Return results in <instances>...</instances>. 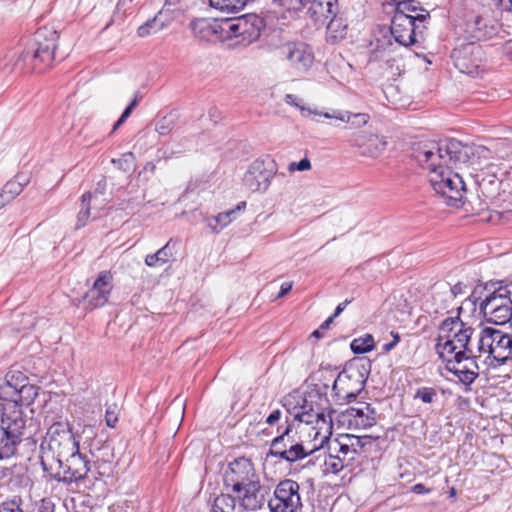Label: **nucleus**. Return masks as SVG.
Wrapping results in <instances>:
<instances>
[{
    "label": "nucleus",
    "instance_id": "nucleus-1",
    "mask_svg": "<svg viewBox=\"0 0 512 512\" xmlns=\"http://www.w3.org/2000/svg\"><path fill=\"white\" fill-rule=\"evenodd\" d=\"M414 157L428 171L435 192L444 197L448 205L457 206L465 193L464 172L470 168L481 170L492 158V152L482 145L468 146L452 140L419 146Z\"/></svg>",
    "mask_w": 512,
    "mask_h": 512
},
{
    "label": "nucleus",
    "instance_id": "nucleus-2",
    "mask_svg": "<svg viewBox=\"0 0 512 512\" xmlns=\"http://www.w3.org/2000/svg\"><path fill=\"white\" fill-rule=\"evenodd\" d=\"M3 398L13 401L20 409L0 415V460L20 456L30 461V437L22 438L26 427L22 418V408L29 409L32 405V385L22 383L17 391L5 392Z\"/></svg>",
    "mask_w": 512,
    "mask_h": 512
},
{
    "label": "nucleus",
    "instance_id": "nucleus-3",
    "mask_svg": "<svg viewBox=\"0 0 512 512\" xmlns=\"http://www.w3.org/2000/svg\"><path fill=\"white\" fill-rule=\"evenodd\" d=\"M224 484L245 509L256 510L262 507L264 492L259 475L249 459L241 457L232 461L225 472Z\"/></svg>",
    "mask_w": 512,
    "mask_h": 512
},
{
    "label": "nucleus",
    "instance_id": "nucleus-4",
    "mask_svg": "<svg viewBox=\"0 0 512 512\" xmlns=\"http://www.w3.org/2000/svg\"><path fill=\"white\" fill-rule=\"evenodd\" d=\"M79 441L65 423L51 425L40 445L39 460L43 472L48 476H58L61 461L77 452Z\"/></svg>",
    "mask_w": 512,
    "mask_h": 512
},
{
    "label": "nucleus",
    "instance_id": "nucleus-5",
    "mask_svg": "<svg viewBox=\"0 0 512 512\" xmlns=\"http://www.w3.org/2000/svg\"><path fill=\"white\" fill-rule=\"evenodd\" d=\"M472 328L459 317L445 319L440 327L436 344V351L441 359H448L456 352L469 350Z\"/></svg>",
    "mask_w": 512,
    "mask_h": 512
},
{
    "label": "nucleus",
    "instance_id": "nucleus-6",
    "mask_svg": "<svg viewBox=\"0 0 512 512\" xmlns=\"http://www.w3.org/2000/svg\"><path fill=\"white\" fill-rule=\"evenodd\" d=\"M263 28L264 21L257 14L224 18V42L230 47H248L258 40Z\"/></svg>",
    "mask_w": 512,
    "mask_h": 512
},
{
    "label": "nucleus",
    "instance_id": "nucleus-7",
    "mask_svg": "<svg viewBox=\"0 0 512 512\" xmlns=\"http://www.w3.org/2000/svg\"><path fill=\"white\" fill-rule=\"evenodd\" d=\"M263 28L264 21L257 14L224 18V42L230 47H248L258 40Z\"/></svg>",
    "mask_w": 512,
    "mask_h": 512
},
{
    "label": "nucleus",
    "instance_id": "nucleus-8",
    "mask_svg": "<svg viewBox=\"0 0 512 512\" xmlns=\"http://www.w3.org/2000/svg\"><path fill=\"white\" fill-rule=\"evenodd\" d=\"M477 351L486 360L504 364L512 359V333L492 327L483 328L478 335Z\"/></svg>",
    "mask_w": 512,
    "mask_h": 512
},
{
    "label": "nucleus",
    "instance_id": "nucleus-9",
    "mask_svg": "<svg viewBox=\"0 0 512 512\" xmlns=\"http://www.w3.org/2000/svg\"><path fill=\"white\" fill-rule=\"evenodd\" d=\"M61 471L58 476H50L51 478L62 480L64 482H76L78 480L89 477L96 479L97 475H105L108 473L109 465L102 463L101 465L94 464V469L90 465V461L77 448V452L68 455L61 461Z\"/></svg>",
    "mask_w": 512,
    "mask_h": 512
},
{
    "label": "nucleus",
    "instance_id": "nucleus-10",
    "mask_svg": "<svg viewBox=\"0 0 512 512\" xmlns=\"http://www.w3.org/2000/svg\"><path fill=\"white\" fill-rule=\"evenodd\" d=\"M427 18H429V12L416 15L395 12L390 26L395 41L406 47L417 43L420 38H423L426 28L424 22Z\"/></svg>",
    "mask_w": 512,
    "mask_h": 512
},
{
    "label": "nucleus",
    "instance_id": "nucleus-11",
    "mask_svg": "<svg viewBox=\"0 0 512 512\" xmlns=\"http://www.w3.org/2000/svg\"><path fill=\"white\" fill-rule=\"evenodd\" d=\"M367 370L364 365H350L333 381L332 391L336 402L351 401L363 390Z\"/></svg>",
    "mask_w": 512,
    "mask_h": 512
},
{
    "label": "nucleus",
    "instance_id": "nucleus-12",
    "mask_svg": "<svg viewBox=\"0 0 512 512\" xmlns=\"http://www.w3.org/2000/svg\"><path fill=\"white\" fill-rule=\"evenodd\" d=\"M487 321L504 325L512 317V285L501 286L488 295L480 304Z\"/></svg>",
    "mask_w": 512,
    "mask_h": 512
},
{
    "label": "nucleus",
    "instance_id": "nucleus-13",
    "mask_svg": "<svg viewBox=\"0 0 512 512\" xmlns=\"http://www.w3.org/2000/svg\"><path fill=\"white\" fill-rule=\"evenodd\" d=\"M277 164L269 155L255 159L243 175V185L251 192L265 193L277 173Z\"/></svg>",
    "mask_w": 512,
    "mask_h": 512
},
{
    "label": "nucleus",
    "instance_id": "nucleus-14",
    "mask_svg": "<svg viewBox=\"0 0 512 512\" xmlns=\"http://www.w3.org/2000/svg\"><path fill=\"white\" fill-rule=\"evenodd\" d=\"M292 429L287 426L285 430L271 442L269 454L273 457L280 458L287 462H295L303 459L316 450H312V443L305 446L298 442L293 435Z\"/></svg>",
    "mask_w": 512,
    "mask_h": 512
},
{
    "label": "nucleus",
    "instance_id": "nucleus-15",
    "mask_svg": "<svg viewBox=\"0 0 512 512\" xmlns=\"http://www.w3.org/2000/svg\"><path fill=\"white\" fill-rule=\"evenodd\" d=\"M57 39V31L51 27L44 26L34 32V70L44 72L51 67Z\"/></svg>",
    "mask_w": 512,
    "mask_h": 512
},
{
    "label": "nucleus",
    "instance_id": "nucleus-16",
    "mask_svg": "<svg viewBox=\"0 0 512 512\" xmlns=\"http://www.w3.org/2000/svg\"><path fill=\"white\" fill-rule=\"evenodd\" d=\"M451 58L459 72L473 77L480 75L484 52L478 43L468 42L458 45L453 49Z\"/></svg>",
    "mask_w": 512,
    "mask_h": 512
},
{
    "label": "nucleus",
    "instance_id": "nucleus-17",
    "mask_svg": "<svg viewBox=\"0 0 512 512\" xmlns=\"http://www.w3.org/2000/svg\"><path fill=\"white\" fill-rule=\"evenodd\" d=\"M305 424H315L309 432L311 437L312 450H320L330 440L332 435V417L323 412L303 411L295 416Z\"/></svg>",
    "mask_w": 512,
    "mask_h": 512
},
{
    "label": "nucleus",
    "instance_id": "nucleus-18",
    "mask_svg": "<svg viewBox=\"0 0 512 512\" xmlns=\"http://www.w3.org/2000/svg\"><path fill=\"white\" fill-rule=\"evenodd\" d=\"M299 484L291 479L280 481L274 491L270 506L275 512H301L302 502Z\"/></svg>",
    "mask_w": 512,
    "mask_h": 512
},
{
    "label": "nucleus",
    "instance_id": "nucleus-19",
    "mask_svg": "<svg viewBox=\"0 0 512 512\" xmlns=\"http://www.w3.org/2000/svg\"><path fill=\"white\" fill-rule=\"evenodd\" d=\"M474 358L473 350L469 348V350H461L443 360L447 362L448 371L457 376L463 384L469 385L478 376L479 368Z\"/></svg>",
    "mask_w": 512,
    "mask_h": 512
},
{
    "label": "nucleus",
    "instance_id": "nucleus-20",
    "mask_svg": "<svg viewBox=\"0 0 512 512\" xmlns=\"http://www.w3.org/2000/svg\"><path fill=\"white\" fill-rule=\"evenodd\" d=\"M377 420V413L371 404L366 402L358 403L340 414L339 421L347 425L349 429L360 430L372 427Z\"/></svg>",
    "mask_w": 512,
    "mask_h": 512
},
{
    "label": "nucleus",
    "instance_id": "nucleus-21",
    "mask_svg": "<svg viewBox=\"0 0 512 512\" xmlns=\"http://www.w3.org/2000/svg\"><path fill=\"white\" fill-rule=\"evenodd\" d=\"M281 55L297 71H307L314 62L311 48L303 42H289L280 48Z\"/></svg>",
    "mask_w": 512,
    "mask_h": 512
},
{
    "label": "nucleus",
    "instance_id": "nucleus-22",
    "mask_svg": "<svg viewBox=\"0 0 512 512\" xmlns=\"http://www.w3.org/2000/svg\"><path fill=\"white\" fill-rule=\"evenodd\" d=\"M113 275L110 271L99 273L93 286L85 294V300L91 309L102 307L109 299L113 288Z\"/></svg>",
    "mask_w": 512,
    "mask_h": 512
},
{
    "label": "nucleus",
    "instance_id": "nucleus-23",
    "mask_svg": "<svg viewBox=\"0 0 512 512\" xmlns=\"http://www.w3.org/2000/svg\"><path fill=\"white\" fill-rule=\"evenodd\" d=\"M349 141L352 146L358 148L361 155L371 158L379 157L387 147V141L383 136L365 131L354 133Z\"/></svg>",
    "mask_w": 512,
    "mask_h": 512
},
{
    "label": "nucleus",
    "instance_id": "nucleus-24",
    "mask_svg": "<svg viewBox=\"0 0 512 512\" xmlns=\"http://www.w3.org/2000/svg\"><path fill=\"white\" fill-rule=\"evenodd\" d=\"M224 18L198 19L191 23L195 37L205 41L224 42Z\"/></svg>",
    "mask_w": 512,
    "mask_h": 512
},
{
    "label": "nucleus",
    "instance_id": "nucleus-25",
    "mask_svg": "<svg viewBox=\"0 0 512 512\" xmlns=\"http://www.w3.org/2000/svg\"><path fill=\"white\" fill-rule=\"evenodd\" d=\"M338 0H310L308 14L316 26H324L327 21L337 15Z\"/></svg>",
    "mask_w": 512,
    "mask_h": 512
},
{
    "label": "nucleus",
    "instance_id": "nucleus-26",
    "mask_svg": "<svg viewBox=\"0 0 512 512\" xmlns=\"http://www.w3.org/2000/svg\"><path fill=\"white\" fill-rule=\"evenodd\" d=\"M464 288L465 286L462 283H457L452 287H449L448 285L441 286L433 295V301L436 305L434 312L440 313L447 309L449 302H451L458 294L464 293Z\"/></svg>",
    "mask_w": 512,
    "mask_h": 512
},
{
    "label": "nucleus",
    "instance_id": "nucleus-27",
    "mask_svg": "<svg viewBox=\"0 0 512 512\" xmlns=\"http://www.w3.org/2000/svg\"><path fill=\"white\" fill-rule=\"evenodd\" d=\"M323 116L327 119H336L342 122L349 123L353 128H360L366 125L370 119V116L366 113H351L340 110L324 112Z\"/></svg>",
    "mask_w": 512,
    "mask_h": 512
},
{
    "label": "nucleus",
    "instance_id": "nucleus-28",
    "mask_svg": "<svg viewBox=\"0 0 512 512\" xmlns=\"http://www.w3.org/2000/svg\"><path fill=\"white\" fill-rule=\"evenodd\" d=\"M326 39L329 43L335 44L343 40L347 35V24L342 18L332 16L326 23Z\"/></svg>",
    "mask_w": 512,
    "mask_h": 512
},
{
    "label": "nucleus",
    "instance_id": "nucleus-29",
    "mask_svg": "<svg viewBox=\"0 0 512 512\" xmlns=\"http://www.w3.org/2000/svg\"><path fill=\"white\" fill-rule=\"evenodd\" d=\"M29 182V178L24 173H18L14 179L8 181L0 193V198H4L6 196V200L10 201L17 195H19L23 187L27 185Z\"/></svg>",
    "mask_w": 512,
    "mask_h": 512
},
{
    "label": "nucleus",
    "instance_id": "nucleus-30",
    "mask_svg": "<svg viewBox=\"0 0 512 512\" xmlns=\"http://www.w3.org/2000/svg\"><path fill=\"white\" fill-rule=\"evenodd\" d=\"M171 240L154 254H148L145 257V264L148 267L155 268L166 264L172 257V249L170 247Z\"/></svg>",
    "mask_w": 512,
    "mask_h": 512
},
{
    "label": "nucleus",
    "instance_id": "nucleus-31",
    "mask_svg": "<svg viewBox=\"0 0 512 512\" xmlns=\"http://www.w3.org/2000/svg\"><path fill=\"white\" fill-rule=\"evenodd\" d=\"M240 209L241 206L238 205L236 209H231L226 212L219 213L209 220V227L216 233L220 232L224 227L228 226L232 222L236 210Z\"/></svg>",
    "mask_w": 512,
    "mask_h": 512
},
{
    "label": "nucleus",
    "instance_id": "nucleus-32",
    "mask_svg": "<svg viewBox=\"0 0 512 512\" xmlns=\"http://www.w3.org/2000/svg\"><path fill=\"white\" fill-rule=\"evenodd\" d=\"M161 12L155 15L152 19L139 26L137 34L140 37H147L155 34L165 28V23L160 19Z\"/></svg>",
    "mask_w": 512,
    "mask_h": 512
},
{
    "label": "nucleus",
    "instance_id": "nucleus-33",
    "mask_svg": "<svg viewBox=\"0 0 512 512\" xmlns=\"http://www.w3.org/2000/svg\"><path fill=\"white\" fill-rule=\"evenodd\" d=\"M235 498L229 494L217 496L212 506V512H234L236 507Z\"/></svg>",
    "mask_w": 512,
    "mask_h": 512
},
{
    "label": "nucleus",
    "instance_id": "nucleus-34",
    "mask_svg": "<svg viewBox=\"0 0 512 512\" xmlns=\"http://www.w3.org/2000/svg\"><path fill=\"white\" fill-rule=\"evenodd\" d=\"M346 463V458H341L340 455H326L324 458V472L337 474L339 473Z\"/></svg>",
    "mask_w": 512,
    "mask_h": 512
},
{
    "label": "nucleus",
    "instance_id": "nucleus-35",
    "mask_svg": "<svg viewBox=\"0 0 512 512\" xmlns=\"http://www.w3.org/2000/svg\"><path fill=\"white\" fill-rule=\"evenodd\" d=\"M351 350L355 354H363L371 351L374 348V339L372 335L366 334L363 337L354 339L351 342Z\"/></svg>",
    "mask_w": 512,
    "mask_h": 512
},
{
    "label": "nucleus",
    "instance_id": "nucleus-36",
    "mask_svg": "<svg viewBox=\"0 0 512 512\" xmlns=\"http://www.w3.org/2000/svg\"><path fill=\"white\" fill-rule=\"evenodd\" d=\"M22 383H29V378L20 371H10L5 377L4 385L7 389L17 391Z\"/></svg>",
    "mask_w": 512,
    "mask_h": 512
},
{
    "label": "nucleus",
    "instance_id": "nucleus-37",
    "mask_svg": "<svg viewBox=\"0 0 512 512\" xmlns=\"http://www.w3.org/2000/svg\"><path fill=\"white\" fill-rule=\"evenodd\" d=\"M92 199L91 193H84L82 195V206L77 215V223L76 228L79 229L86 225L89 217H90V201Z\"/></svg>",
    "mask_w": 512,
    "mask_h": 512
},
{
    "label": "nucleus",
    "instance_id": "nucleus-38",
    "mask_svg": "<svg viewBox=\"0 0 512 512\" xmlns=\"http://www.w3.org/2000/svg\"><path fill=\"white\" fill-rule=\"evenodd\" d=\"M175 123L176 116L170 113L157 121L155 130L162 136L168 135L174 128Z\"/></svg>",
    "mask_w": 512,
    "mask_h": 512
},
{
    "label": "nucleus",
    "instance_id": "nucleus-39",
    "mask_svg": "<svg viewBox=\"0 0 512 512\" xmlns=\"http://www.w3.org/2000/svg\"><path fill=\"white\" fill-rule=\"evenodd\" d=\"M436 397H437V392L434 388H431V387L419 388L414 395V399H419L423 403H427V404L434 402Z\"/></svg>",
    "mask_w": 512,
    "mask_h": 512
},
{
    "label": "nucleus",
    "instance_id": "nucleus-40",
    "mask_svg": "<svg viewBox=\"0 0 512 512\" xmlns=\"http://www.w3.org/2000/svg\"><path fill=\"white\" fill-rule=\"evenodd\" d=\"M339 455L341 458H346V463L349 465L358 456L359 451L351 446V444L338 443Z\"/></svg>",
    "mask_w": 512,
    "mask_h": 512
},
{
    "label": "nucleus",
    "instance_id": "nucleus-41",
    "mask_svg": "<svg viewBox=\"0 0 512 512\" xmlns=\"http://www.w3.org/2000/svg\"><path fill=\"white\" fill-rule=\"evenodd\" d=\"M284 100H285V102H286L287 104L292 105V106H295V107H297V108H300V109H301V111L303 112V115H304V116H306V117H307V116H310V115H312V114H314V115H319V116H323V113H324V112H320V111H316V110H315V111H313V110H311V109H309V108H304V107H302V106L300 105L301 100H300L298 97H296L295 95H292V94H286V95H285V99H284Z\"/></svg>",
    "mask_w": 512,
    "mask_h": 512
},
{
    "label": "nucleus",
    "instance_id": "nucleus-42",
    "mask_svg": "<svg viewBox=\"0 0 512 512\" xmlns=\"http://www.w3.org/2000/svg\"><path fill=\"white\" fill-rule=\"evenodd\" d=\"M112 162L121 170L128 172L133 169L134 166V155L132 152L125 153L118 160H112Z\"/></svg>",
    "mask_w": 512,
    "mask_h": 512
},
{
    "label": "nucleus",
    "instance_id": "nucleus-43",
    "mask_svg": "<svg viewBox=\"0 0 512 512\" xmlns=\"http://www.w3.org/2000/svg\"><path fill=\"white\" fill-rule=\"evenodd\" d=\"M418 10H420L421 12H425V13L427 12L424 9L419 8L417 6V2L415 0H406V1L399 2L397 4L395 12H402L404 14H407V12L415 13Z\"/></svg>",
    "mask_w": 512,
    "mask_h": 512
},
{
    "label": "nucleus",
    "instance_id": "nucleus-44",
    "mask_svg": "<svg viewBox=\"0 0 512 512\" xmlns=\"http://www.w3.org/2000/svg\"><path fill=\"white\" fill-rule=\"evenodd\" d=\"M307 0H279V5L287 12H297L304 7Z\"/></svg>",
    "mask_w": 512,
    "mask_h": 512
},
{
    "label": "nucleus",
    "instance_id": "nucleus-45",
    "mask_svg": "<svg viewBox=\"0 0 512 512\" xmlns=\"http://www.w3.org/2000/svg\"><path fill=\"white\" fill-rule=\"evenodd\" d=\"M105 421L107 426L114 428L118 421L117 406H109L106 410Z\"/></svg>",
    "mask_w": 512,
    "mask_h": 512
},
{
    "label": "nucleus",
    "instance_id": "nucleus-46",
    "mask_svg": "<svg viewBox=\"0 0 512 512\" xmlns=\"http://www.w3.org/2000/svg\"><path fill=\"white\" fill-rule=\"evenodd\" d=\"M311 168V162L308 158H303L299 162H292L289 164L288 170L294 171H307Z\"/></svg>",
    "mask_w": 512,
    "mask_h": 512
},
{
    "label": "nucleus",
    "instance_id": "nucleus-47",
    "mask_svg": "<svg viewBox=\"0 0 512 512\" xmlns=\"http://www.w3.org/2000/svg\"><path fill=\"white\" fill-rule=\"evenodd\" d=\"M55 504L51 498H43L37 504L38 512H54Z\"/></svg>",
    "mask_w": 512,
    "mask_h": 512
},
{
    "label": "nucleus",
    "instance_id": "nucleus-48",
    "mask_svg": "<svg viewBox=\"0 0 512 512\" xmlns=\"http://www.w3.org/2000/svg\"><path fill=\"white\" fill-rule=\"evenodd\" d=\"M0 512H22L19 504L15 501L4 502L0 505Z\"/></svg>",
    "mask_w": 512,
    "mask_h": 512
},
{
    "label": "nucleus",
    "instance_id": "nucleus-49",
    "mask_svg": "<svg viewBox=\"0 0 512 512\" xmlns=\"http://www.w3.org/2000/svg\"><path fill=\"white\" fill-rule=\"evenodd\" d=\"M281 416H282L281 410L275 409L266 417L265 423L270 426H273L280 420Z\"/></svg>",
    "mask_w": 512,
    "mask_h": 512
},
{
    "label": "nucleus",
    "instance_id": "nucleus-50",
    "mask_svg": "<svg viewBox=\"0 0 512 512\" xmlns=\"http://www.w3.org/2000/svg\"><path fill=\"white\" fill-rule=\"evenodd\" d=\"M367 440H368L367 437L353 436V437L349 438L351 446H353L357 450H358V448H362L365 445V441H367Z\"/></svg>",
    "mask_w": 512,
    "mask_h": 512
},
{
    "label": "nucleus",
    "instance_id": "nucleus-51",
    "mask_svg": "<svg viewBox=\"0 0 512 512\" xmlns=\"http://www.w3.org/2000/svg\"><path fill=\"white\" fill-rule=\"evenodd\" d=\"M132 111H133V109H131V107L127 106L126 109L124 110V112L122 113L121 117L115 123L113 130L118 129L125 122V120L131 115Z\"/></svg>",
    "mask_w": 512,
    "mask_h": 512
},
{
    "label": "nucleus",
    "instance_id": "nucleus-52",
    "mask_svg": "<svg viewBox=\"0 0 512 512\" xmlns=\"http://www.w3.org/2000/svg\"><path fill=\"white\" fill-rule=\"evenodd\" d=\"M292 287H293V282L283 283L280 287V291L277 295V298L284 297L286 294H288L291 291Z\"/></svg>",
    "mask_w": 512,
    "mask_h": 512
},
{
    "label": "nucleus",
    "instance_id": "nucleus-53",
    "mask_svg": "<svg viewBox=\"0 0 512 512\" xmlns=\"http://www.w3.org/2000/svg\"><path fill=\"white\" fill-rule=\"evenodd\" d=\"M412 491L416 494L429 493L431 489L426 488L422 483H417L412 487Z\"/></svg>",
    "mask_w": 512,
    "mask_h": 512
},
{
    "label": "nucleus",
    "instance_id": "nucleus-54",
    "mask_svg": "<svg viewBox=\"0 0 512 512\" xmlns=\"http://www.w3.org/2000/svg\"><path fill=\"white\" fill-rule=\"evenodd\" d=\"M350 302H351V300L346 299L345 301H343L342 303H340V304L336 307L335 312H334V314H333L332 316H333L334 318H335V317H337V316H339V315L342 313V311L346 308V306H347Z\"/></svg>",
    "mask_w": 512,
    "mask_h": 512
},
{
    "label": "nucleus",
    "instance_id": "nucleus-55",
    "mask_svg": "<svg viewBox=\"0 0 512 512\" xmlns=\"http://www.w3.org/2000/svg\"><path fill=\"white\" fill-rule=\"evenodd\" d=\"M334 317L330 316L324 323L321 325V329H327L329 325L333 322Z\"/></svg>",
    "mask_w": 512,
    "mask_h": 512
},
{
    "label": "nucleus",
    "instance_id": "nucleus-56",
    "mask_svg": "<svg viewBox=\"0 0 512 512\" xmlns=\"http://www.w3.org/2000/svg\"><path fill=\"white\" fill-rule=\"evenodd\" d=\"M506 52L511 57L512 60V39L506 44Z\"/></svg>",
    "mask_w": 512,
    "mask_h": 512
},
{
    "label": "nucleus",
    "instance_id": "nucleus-57",
    "mask_svg": "<svg viewBox=\"0 0 512 512\" xmlns=\"http://www.w3.org/2000/svg\"><path fill=\"white\" fill-rule=\"evenodd\" d=\"M397 344L395 342H390V343H386L384 344L383 348L385 351H390L392 350Z\"/></svg>",
    "mask_w": 512,
    "mask_h": 512
},
{
    "label": "nucleus",
    "instance_id": "nucleus-58",
    "mask_svg": "<svg viewBox=\"0 0 512 512\" xmlns=\"http://www.w3.org/2000/svg\"><path fill=\"white\" fill-rule=\"evenodd\" d=\"M181 2V0H166L165 6H176Z\"/></svg>",
    "mask_w": 512,
    "mask_h": 512
},
{
    "label": "nucleus",
    "instance_id": "nucleus-59",
    "mask_svg": "<svg viewBox=\"0 0 512 512\" xmlns=\"http://www.w3.org/2000/svg\"><path fill=\"white\" fill-rule=\"evenodd\" d=\"M391 334H392V337H393V342H395L396 344H398V343H399V341H400V336H399V334H398V333H394V332H392Z\"/></svg>",
    "mask_w": 512,
    "mask_h": 512
},
{
    "label": "nucleus",
    "instance_id": "nucleus-60",
    "mask_svg": "<svg viewBox=\"0 0 512 512\" xmlns=\"http://www.w3.org/2000/svg\"><path fill=\"white\" fill-rule=\"evenodd\" d=\"M138 105V99L135 97V99L128 105V107H131V109H134Z\"/></svg>",
    "mask_w": 512,
    "mask_h": 512
},
{
    "label": "nucleus",
    "instance_id": "nucleus-61",
    "mask_svg": "<svg viewBox=\"0 0 512 512\" xmlns=\"http://www.w3.org/2000/svg\"><path fill=\"white\" fill-rule=\"evenodd\" d=\"M313 336L315 337H319L320 336V332L318 330H315L313 333H312Z\"/></svg>",
    "mask_w": 512,
    "mask_h": 512
},
{
    "label": "nucleus",
    "instance_id": "nucleus-62",
    "mask_svg": "<svg viewBox=\"0 0 512 512\" xmlns=\"http://www.w3.org/2000/svg\"><path fill=\"white\" fill-rule=\"evenodd\" d=\"M449 493H450L451 497L455 496V494H456L455 489L452 488Z\"/></svg>",
    "mask_w": 512,
    "mask_h": 512
},
{
    "label": "nucleus",
    "instance_id": "nucleus-63",
    "mask_svg": "<svg viewBox=\"0 0 512 512\" xmlns=\"http://www.w3.org/2000/svg\"><path fill=\"white\" fill-rule=\"evenodd\" d=\"M4 207V200H0V209Z\"/></svg>",
    "mask_w": 512,
    "mask_h": 512
},
{
    "label": "nucleus",
    "instance_id": "nucleus-64",
    "mask_svg": "<svg viewBox=\"0 0 512 512\" xmlns=\"http://www.w3.org/2000/svg\"><path fill=\"white\" fill-rule=\"evenodd\" d=\"M479 22H480V18H479V17H477V18H476V25H478V24H479Z\"/></svg>",
    "mask_w": 512,
    "mask_h": 512
}]
</instances>
